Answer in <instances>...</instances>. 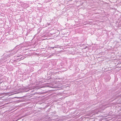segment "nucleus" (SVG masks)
Here are the masks:
<instances>
[{
	"label": "nucleus",
	"instance_id": "obj_1",
	"mask_svg": "<svg viewBox=\"0 0 121 121\" xmlns=\"http://www.w3.org/2000/svg\"><path fill=\"white\" fill-rule=\"evenodd\" d=\"M52 48L53 49V48H54V47H53V48Z\"/></svg>",
	"mask_w": 121,
	"mask_h": 121
}]
</instances>
